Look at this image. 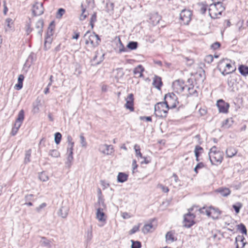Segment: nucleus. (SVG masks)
<instances>
[{"instance_id": "1", "label": "nucleus", "mask_w": 248, "mask_h": 248, "mask_svg": "<svg viewBox=\"0 0 248 248\" xmlns=\"http://www.w3.org/2000/svg\"><path fill=\"white\" fill-rule=\"evenodd\" d=\"M224 10L225 7L222 5V3L218 1L210 5L208 12L212 18L216 19L219 17V16L221 15Z\"/></svg>"}, {"instance_id": "2", "label": "nucleus", "mask_w": 248, "mask_h": 248, "mask_svg": "<svg viewBox=\"0 0 248 248\" xmlns=\"http://www.w3.org/2000/svg\"><path fill=\"white\" fill-rule=\"evenodd\" d=\"M228 60H222L219 61L217 65L218 70L221 73V74L225 76L227 74L233 72L235 69H233L232 64L228 63Z\"/></svg>"}, {"instance_id": "3", "label": "nucleus", "mask_w": 248, "mask_h": 248, "mask_svg": "<svg viewBox=\"0 0 248 248\" xmlns=\"http://www.w3.org/2000/svg\"><path fill=\"white\" fill-rule=\"evenodd\" d=\"M84 37L86 38L85 44L88 45L90 43L93 47L97 46L101 41L98 35L94 32L91 33L89 31L86 32Z\"/></svg>"}, {"instance_id": "4", "label": "nucleus", "mask_w": 248, "mask_h": 248, "mask_svg": "<svg viewBox=\"0 0 248 248\" xmlns=\"http://www.w3.org/2000/svg\"><path fill=\"white\" fill-rule=\"evenodd\" d=\"M164 103L166 104V108H173L176 107L179 103L178 97L173 93L166 94L164 97Z\"/></svg>"}, {"instance_id": "5", "label": "nucleus", "mask_w": 248, "mask_h": 248, "mask_svg": "<svg viewBox=\"0 0 248 248\" xmlns=\"http://www.w3.org/2000/svg\"><path fill=\"white\" fill-rule=\"evenodd\" d=\"M155 114L157 117H166L169 110L166 108V104L163 102H159L156 104L154 107Z\"/></svg>"}, {"instance_id": "6", "label": "nucleus", "mask_w": 248, "mask_h": 248, "mask_svg": "<svg viewBox=\"0 0 248 248\" xmlns=\"http://www.w3.org/2000/svg\"><path fill=\"white\" fill-rule=\"evenodd\" d=\"M24 119V111L23 109H21L19 111L17 118H16L14 126L13 127L11 134L12 136H15L17 133L19 128L21 126L23 120Z\"/></svg>"}, {"instance_id": "7", "label": "nucleus", "mask_w": 248, "mask_h": 248, "mask_svg": "<svg viewBox=\"0 0 248 248\" xmlns=\"http://www.w3.org/2000/svg\"><path fill=\"white\" fill-rule=\"evenodd\" d=\"M223 152L218 151L217 153L211 155V156H209V158L212 165H217L218 164H221L223 159Z\"/></svg>"}, {"instance_id": "8", "label": "nucleus", "mask_w": 248, "mask_h": 248, "mask_svg": "<svg viewBox=\"0 0 248 248\" xmlns=\"http://www.w3.org/2000/svg\"><path fill=\"white\" fill-rule=\"evenodd\" d=\"M191 16L192 13L191 11L184 9L180 14V18L184 24L187 25L191 19Z\"/></svg>"}, {"instance_id": "9", "label": "nucleus", "mask_w": 248, "mask_h": 248, "mask_svg": "<svg viewBox=\"0 0 248 248\" xmlns=\"http://www.w3.org/2000/svg\"><path fill=\"white\" fill-rule=\"evenodd\" d=\"M186 87H187V86L183 80H176L172 83V87L174 91L179 93L183 92Z\"/></svg>"}, {"instance_id": "10", "label": "nucleus", "mask_w": 248, "mask_h": 248, "mask_svg": "<svg viewBox=\"0 0 248 248\" xmlns=\"http://www.w3.org/2000/svg\"><path fill=\"white\" fill-rule=\"evenodd\" d=\"M98 150L103 154L108 155H111L114 152L112 145H108L106 144L100 145L99 147Z\"/></svg>"}, {"instance_id": "11", "label": "nucleus", "mask_w": 248, "mask_h": 248, "mask_svg": "<svg viewBox=\"0 0 248 248\" xmlns=\"http://www.w3.org/2000/svg\"><path fill=\"white\" fill-rule=\"evenodd\" d=\"M101 205L102 207H99L97 209L96 213V217L100 222H105L106 220V217L103 211V208L106 207L104 202H102Z\"/></svg>"}, {"instance_id": "12", "label": "nucleus", "mask_w": 248, "mask_h": 248, "mask_svg": "<svg viewBox=\"0 0 248 248\" xmlns=\"http://www.w3.org/2000/svg\"><path fill=\"white\" fill-rule=\"evenodd\" d=\"M217 106L220 112L226 113L228 112L230 105L222 99H220L217 101Z\"/></svg>"}, {"instance_id": "13", "label": "nucleus", "mask_w": 248, "mask_h": 248, "mask_svg": "<svg viewBox=\"0 0 248 248\" xmlns=\"http://www.w3.org/2000/svg\"><path fill=\"white\" fill-rule=\"evenodd\" d=\"M195 216L193 214H192L189 212L188 213L186 214L184 216V223L185 226L187 228L191 227L194 224V218Z\"/></svg>"}, {"instance_id": "14", "label": "nucleus", "mask_w": 248, "mask_h": 248, "mask_svg": "<svg viewBox=\"0 0 248 248\" xmlns=\"http://www.w3.org/2000/svg\"><path fill=\"white\" fill-rule=\"evenodd\" d=\"M32 13L35 16H39L44 13L43 4L42 2H36L32 8Z\"/></svg>"}, {"instance_id": "15", "label": "nucleus", "mask_w": 248, "mask_h": 248, "mask_svg": "<svg viewBox=\"0 0 248 248\" xmlns=\"http://www.w3.org/2000/svg\"><path fill=\"white\" fill-rule=\"evenodd\" d=\"M125 107L129 109L131 111L134 110V95L132 93L128 94L126 98V103L124 105Z\"/></svg>"}, {"instance_id": "16", "label": "nucleus", "mask_w": 248, "mask_h": 248, "mask_svg": "<svg viewBox=\"0 0 248 248\" xmlns=\"http://www.w3.org/2000/svg\"><path fill=\"white\" fill-rule=\"evenodd\" d=\"M245 238L243 235H238L235 238V248H243L245 247L246 242L244 241Z\"/></svg>"}, {"instance_id": "17", "label": "nucleus", "mask_w": 248, "mask_h": 248, "mask_svg": "<svg viewBox=\"0 0 248 248\" xmlns=\"http://www.w3.org/2000/svg\"><path fill=\"white\" fill-rule=\"evenodd\" d=\"M199 211L201 213L206 214L209 217L211 216V214L213 212L217 213L218 215L220 214L218 210H216L213 207H210L209 209H206L205 207H203L202 208L199 209Z\"/></svg>"}, {"instance_id": "18", "label": "nucleus", "mask_w": 248, "mask_h": 248, "mask_svg": "<svg viewBox=\"0 0 248 248\" xmlns=\"http://www.w3.org/2000/svg\"><path fill=\"white\" fill-rule=\"evenodd\" d=\"M44 21L42 19L38 20L35 24V29L37 30V33L41 37L43 33Z\"/></svg>"}, {"instance_id": "19", "label": "nucleus", "mask_w": 248, "mask_h": 248, "mask_svg": "<svg viewBox=\"0 0 248 248\" xmlns=\"http://www.w3.org/2000/svg\"><path fill=\"white\" fill-rule=\"evenodd\" d=\"M69 208L66 206H62L58 212V215L62 218H66L68 216Z\"/></svg>"}, {"instance_id": "20", "label": "nucleus", "mask_w": 248, "mask_h": 248, "mask_svg": "<svg viewBox=\"0 0 248 248\" xmlns=\"http://www.w3.org/2000/svg\"><path fill=\"white\" fill-rule=\"evenodd\" d=\"M217 191L223 197H227L231 194V190L228 188L220 187L217 190Z\"/></svg>"}, {"instance_id": "21", "label": "nucleus", "mask_w": 248, "mask_h": 248, "mask_svg": "<svg viewBox=\"0 0 248 248\" xmlns=\"http://www.w3.org/2000/svg\"><path fill=\"white\" fill-rule=\"evenodd\" d=\"M144 69L141 65H139L134 69V75L138 76V77H142L143 76L142 72Z\"/></svg>"}, {"instance_id": "22", "label": "nucleus", "mask_w": 248, "mask_h": 248, "mask_svg": "<svg viewBox=\"0 0 248 248\" xmlns=\"http://www.w3.org/2000/svg\"><path fill=\"white\" fill-rule=\"evenodd\" d=\"M233 123V121L232 118H228L222 122V127L226 129L229 128L232 125Z\"/></svg>"}, {"instance_id": "23", "label": "nucleus", "mask_w": 248, "mask_h": 248, "mask_svg": "<svg viewBox=\"0 0 248 248\" xmlns=\"http://www.w3.org/2000/svg\"><path fill=\"white\" fill-rule=\"evenodd\" d=\"M237 153V151L233 147H230L226 150V155L228 157H232Z\"/></svg>"}, {"instance_id": "24", "label": "nucleus", "mask_w": 248, "mask_h": 248, "mask_svg": "<svg viewBox=\"0 0 248 248\" xmlns=\"http://www.w3.org/2000/svg\"><path fill=\"white\" fill-rule=\"evenodd\" d=\"M152 230H154L155 228H154V226L152 225V223H150L148 224H146L144 225L142 229V232L144 234H146L149 232H152Z\"/></svg>"}, {"instance_id": "25", "label": "nucleus", "mask_w": 248, "mask_h": 248, "mask_svg": "<svg viewBox=\"0 0 248 248\" xmlns=\"http://www.w3.org/2000/svg\"><path fill=\"white\" fill-rule=\"evenodd\" d=\"M153 84L156 88L160 89V88L162 85V82L161 78L159 77L155 76L154 78Z\"/></svg>"}, {"instance_id": "26", "label": "nucleus", "mask_w": 248, "mask_h": 248, "mask_svg": "<svg viewBox=\"0 0 248 248\" xmlns=\"http://www.w3.org/2000/svg\"><path fill=\"white\" fill-rule=\"evenodd\" d=\"M52 42V38L51 36L46 35L44 43V48L46 50H47L50 48V45Z\"/></svg>"}, {"instance_id": "27", "label": "nucleus", "mask_w": 248, "mask_h": 248, "mask_svg": "<svg viewBox=\"0 0 248 248\" xmlns=\"http://www.w3.org/2000/svg\"><path fill=\"white\" fill-rule=\"evenodd\" d=\"M128 175L124 172H119L117 176V181L120 183H124L127 181Z\"/></svg>"}, {"instance_id": "28", "label": "nucleus", "mask_w": 248, "mask_h": 248, "mask_svg": "<svg viewBox=\"0 0 248 248\" xmlns=\"http://www.w3.org/2000/svg\"><path fill=\"white\" fill-rule=\"evenodd\" d=\"M55 28L54 21H52L48 27L46 35L52 36L53 35V31Z\"/></svg>"}, {"instance_id": "29", "label": "nucleus", "mask_w": 248, "mask_h": 248, "mask_svg": "<svg viewBox=\"0 0 248 248\" xmlns=\"http://www.w3.org/2000/svg\"><path fill=\"white\" fill-rule=\"evenodd\" d=\"M99 55H100V57L99 58V61L96 62V63L97 64L100 63L103 61V60L104 59L105 54H101V53H99V52H98V51H96L95 55L93 59V61H96L97 59V57H98V56Z\"/></svg>"}, {"instance_id": "30", "label": "nucleus", "mask_w": 248, "mask_h": 248, "mask_svg": "<svg viewBox=\"0 0 248 248\" xmlns=\"http://www.w3.org/2000/svg\"><path fill=\"white\" fill-rule=\"evenodd\" d=\"M239 72L243 76H247L248 75V67L244 65H241L238 68Z\"/></svg>"}, {"instance_id": "31", "label": "nucleus", "mask_w": 248, "mask_h": 248, "mask_svg": "<svg viewBox=\"0 0 248 248\" xmlns=\"http://www.w3.org/2000/svg\"><path fill=\"white\" fill-rule=\"evenodd\" d=\"M40 104V101L37 99L35 102L33 103V109L32 112L34 113H37L39 111V106Z\"/></svg>"}, {"instance_id": "32", "label": "nucleus", "mask_w": 248, "mask_h": 248, "mask_svg": "<svg viewBox=\"0 0 248 248\" xmlns=\"http://www.w3.org/2000/svg\"><path fill=\"white\" fill-rule=\"evenodd\" d=\"M42 240L41 241V243L42 245H43L45 247H46L48 248L51 247V242L49 240L47 239L45 237H42Z\"/></svg>"}, {"instance_id": "33", "label": "nucleus", "mask_w": 248, "mask_h": 248, "mask_svg": "<svg viewBox=\"0 0 248 248\" xmlns=\"http://www.w3.org/2000/svg\"><path fill=\"white\" fill-rule=\"evenodd\" d=\"M166 239L167 242H172L174 241V236L172 232H168L166 234Z\"/></svg>"}, {"instance_id": "34", "label": "nucleus", "mask_w": 248, "mask_h": 248, "mask_svg": "<svg viewBox=\"0 0 248 248\" xmlns=\"http://www.w3.org/2000/svg\"><path fill=\"white\" fill-rule=\"evenodd\" d=\"M237 230L242 233L247 235V230L246 226L243 223L237 225Z\"/></svg>"}, {"instance_id": "35", "label": "nucleus", "mask_w": 248, "mask_h": 248, "mask_svg": "<svg viewBox=\"0 0 248 248\" xmlns=\"http://www.w3.org/2000/svg\"><path fill=\"white\" fill-rule=\"evenodd\" d=\"M31 149H29L28 150L26 151L25 153V156L24 159V162L25 163H28L31 161L30 157L31 156Z\"/></svg>"}, {"instance_id": "36", "label": "nucleus", "mask_w": 248, "mask_h": 248, "mask_svg": "<svg viewBox=\"0 0 248 248\" xmlns=\"http://www.w3.org/2000/svg\"><path fill=\"white\" fill-rule=\"evenodd\" d=\"M138 45V42L131 41L127 44V47L131 50H135L137 48Z\"/></svg>"}, {"instance_id": "37", "label": "nucleus", "mask_w": 248, "mask_h": 248, "mask_svg": "<svg viewBox=\"0 0 248 248\" xmlns=\"http://www.w3.org/2000/svg\"><path fill=\"white\" fill-rule=\"evenodd\" d=\"M134 150L135 151V152H136V156L137 157H140V158H142V154L141 153L140 150V145H138V144H135V146H134Z\"/></svg>"}, {"instance_id": "38", "label": "nucleus", "mask_w": 248, "mask_h": 248, "mask_svg": "<svg viewBox=\"0 0 248 248\" xmlns=\"http://www.w3.org/2000/svg\"><path fill=\"white\" fill-rule=\"evenodd\" d=\"M49 155L53 157H58L60 156V153L57 150L53 149L49 151Z\"/></svg>"}, {"instance_id": "39", "label": "nucleus", "mask_w": 248, "mask_h": 248, "mask_svg": "<svg viewBox=\"0 0 248 248\" xmlns=\"http://www.w3.org/2000/svg\"><path fill=\"white\" fill-rule=\"evenodd\" d=\"M203 152V149L199 145H196L194 149L195 155L197 154L198 156H200L201 154Z\"/></svg>"}, {"instance_id": "40", "label": "nucleus", "mask_w": 248, "mask_h": 248, "mask_svg": "<svg viewBox=\"0 0 248 248\" xmlns=\"http://www.w3.org/2000/svg\"><path fill=\"white\" fill-rule=\"evenodd\" d=\"M39 178L43 182H46L48 180V177L45 172H41L39 173Z\"/></svg>"}, {"instance_id": "41", "label": "nucleus", "mask_w": 248, "mask_h": 248, "mask_svg": "<svg viewBox=\"0 0 248 248\" xmlns=\"http://www.w3.org/2000/svg\"><path fill=\"white\" fill-rule=\"evenodd\" d=\"M132 242L131 248H140L141 247V244L140 241L131 240Z\"/></svg>"}, {"instance_id": "42", "label": "nucleus", "mask_w": 248, "mask_h": 248, "mask_svg": "<svg viewBox=\"0 0 248 248\" xmlns=\"http://www.w3.org/2000/svg\"><path fill=\"white\" fill-rule=\"evenodd\" d=\"M187 90L188 91V93L189 95H198V92L196 90L194 89V87L192 86V87H189L187 88Z\"/></svg>"}, {"instance_id": "43", "label": "nucleus", "mask_w": 248, "mask_h": 248, "mask_svg": "<svg viewBox=\"0 0 248 248\" xmlns=\"http://www.w3.org/2000/svg\"><path fill=\"white\" fill-rule=\"evenodd\" d=\"M242 206V204L240 202H237L235 204L232 205V207L235 210L236 213H238L240 212V210Z\"/></svg>"}, {"instance_id": "44", "label": "nucleus", "mask_w": 248, "mask_h": 248, "mask_svg": "<svg viewBox=\"0 0 248 248\" xmlns=\"http://www.w3.org/2000/svg\"><path fill=\"white\" fill-rule=\"evenodd\" d=\"M62 139V135L59 132H57L55 134V142L57 144L60 143Z\"/></svg>"}, {"instance_id": "45", "label": "nucleus", "mask_w": 248, "mask_h": 248, "mask_svg": "<svg viewBox=\"0 0 248 248\" xmlns=\"http://www.w3.org/2000/svg\"><path fill=\"white\" fill-rule=\"evenodd\" d=\"M118 41L119 43V46H118L119 50V53H122L123 52H125L126 51V49L124 47V46L122 44L120 38L118 39Z\"/></svg>"}, {"instance_id": "46", "label": "nucleus", "mask_w": 248, "mask_h": 248, "mask_svg": "<svg viewBox=\"0 0 248 248\" xmlns=\"http://www.w3.org/2000/svg\"><path fill=\"white\" fill-rule=\"evenodd\" d=\"M32 28H31V21L27 22L26 24V31L27 35H29L32 31Z\"/></svg>"}, {"instance_id": "47", "label": "nucleus", "mask_w": 248, "mask_h": 248, "mask_svg": "<svg viewBox=\"0 0 248 248\" xmlns=\"http://www.w3.org/2000/svg\"><path fill=\"white\" fill-rule=\"evenodd\" d=\"M65 11L63 8H60L57 13V18H60L65 13Z\"/></svg>"}, {"instance_id": "48", "label": "nucleus", "mask_w": 248, "mask_h": 248, "mask_svg": "<svg viewBox=\"0 0 248 248\" xmlns=\"http://www.w3.org/2000/svg\"><path fill=\"white\" fill-rule=\"evenodd\" d=\"M87 240L89 242L93 238V233H92V227H91L90 230H88L87 232Z\"/></svg>"}, {"instance_id": "49", "label": "nucleus", "mask_w": 248, "mask_h": 248, "mask_svg": "<svg viewBox=\"0 0 248 248\" xmlns=\"http://www.w3.org/2000/svg\"><path fill=\"white\" fill-rule=\"evenodd\" d=\"M81 6L82 7V14L80 15L79 19L80 20H84L87 17V15L84 14L86 9L83 7L82 4H81Z\"/></svg>"}, {"instance_id": "50", "label": "nucleus", "mask_w": 248, "mask_h": 248, "mask_svg": "<svg viewBox=\"0 0 248 248\" xmlns=\"http://www.w3.org/2000/svg\"><path fill=\"white\" fill-rule=\"evenodd\" d=\"M74 157L73 156H67V160L65 162V164L68 167H70L72 165V163Z\"/></svg>"}, {"instance_id": "51", "label": "nucleus", "mask_w": 248, "mask_h": 248, "mask_svg": "<svg viewBox=\"0 0 248 248\" xmlns=\"http://www.w3.org/2000/svg\"><path fill=\"white\" fill-rule=\"evenodd\" d=\"M80 140L82 147H86L87 146V142L86 141L85 138L82 134L80 135Z\"/></svg>"}, {"instance_id": "52", "label": "nucleus", "mask_w": 248, "mask_h": 248, "mask_svg": "<svg viewBox=\"0 0 248 248\" xmlns=\"http://www.w3.org/2000/svg\"><path fill=\"white\" fill-rule=\"evenodd\" d=\"M218 151H219L217 150V147L216 146H214L210 149L208 153V156H211V155L216 153Z\"/></svg>"}, {"instance_id": "53", "label": "nucleus", "mask_w": 248, "mask_h": 248, "mask_svg": "<svg viewBox=\"0 0 248 248\" xmlns=\"http://www.w3.org/2000/svg\"><path fill=\"white\" fill-rule=\"evenodd\" d=\"M140 228V225L134 226L133 228L130 231L129 234H132L139 231Z\"/></svg>"}, {"instance_id": "54", "label": "nucleus", "mask_w": 248, "mask_h": 248, "mask_svg": "<svg viewBox=\"0 0 248 248\" xmlns=\"http://www.w3.org/2000/svg\"><path fill=\"white\" fill-rule=\"evenodd\" d=\"M213 57L211 55H207L205 58V62H207L208 63H210L213 61Z\"/></svg>"}, {"instance_id": "55", "label": "nucleus", "mask_w": 248, "mask_h": 248, "mask_svg": "<svg viewBox=\"0 0 248 248\" xmlns=\"http://www.w3.org/2000/svg\"><path fill=\"white\" fill-rule=\"evenodd\" d=\"M220 46V44L218 42H216L214 43H213L211 46V47L212 49H214V50H216L217 48H218Z\"/></svg>"}, {"instance_id": "56", "label": "nucleus", "mask_w": 248, "mask_h": 248, "mask_svg": "<svg viewBox=\"0 0 248 248\" xmlns=\"http://www.w3.org/2000/svg\"><path fill=\"white\" fill-rule=\"evenodd\" d=\"M158 187L162 189V191H163L165 193H167L169 191V189L168 187L162 185V184L158 185Z\"/></svg>"}, {"instance_id": "57", "label": "nucleus", "mask_w": 248, "mask_h": 248, "mask_svg": "<svg viewBox=\"0 0 248 248\" xmlns=\"http://www.w3.org/2000/svg\"><path fill=\"white\" fill-rule=\"evenodd\" d=\"M140 120H146L148 122H152V117L150 116H140Z\"/></svg>"}, {"instance_id": "58", "label": "nucleus", "mask_w": 248, "mask_h": 248, "mask_svg": "<svg viewBox=\"0 0 248 248\" xmlns=\"http://www.w3.org/2000/svg\"><path fill=\"white\" fill-rule=\"evenodd\" d=\"M234 83V79L232 78H228V85L230 87H232Z\"/></svg>"}, {"instance_id": "59", "label": "nucleus", "mask_w": 248, "mask_h": 248, "mask_svg": "<svg viewBox=\"0 0 248 248\" xmlns=\"http://www.w3.org/2000/svg\"><path fill=\"white\" fill-rule=\"evenodd\" d=\"M97 20V16L96 13H94L92 15L91 18L90 19V21L91 22H95Z\"/></svg>"}, {"instance_id": "60", "label": "nucleus", "mask_w": 248, "mask_h": 248, "mask_svg": "<svg viewBox=\"0 0 248 248\" xmlns=\"http://www.w3.org/2000/svg\"><path fill=\"white\" fill-rule=\"evenodd\" d=\"M46 206V203L44 202V203H42L41 204H40L39 207H37L36 208V210L37 212H39L40 211V210H41V209L45 207Z\"/></svg>"}, {"instance_id": "61", "label": "nucleus", "mask_w": 248, "mask_h": 248, "mask_svg": "<svg viewBox=\"0 0 248 248\" xmlns=\"http://www.w3.org/2000/svg\"><path fill=\"white\" fill-rule=\"evenodd\" d=\"M207 10V5H202L201 9H200V12L202 14H204Z\"/></svg>"}, {"instance_id": "62", "label": "nucleus", "mask_w": 248, "mask_h": 248, "mask_svg": "<svg viewBox=\"0 0 248 248\" xmlns=\"http://www.w3.org/2000/svg\"><path fill=\"white\" fill-rule=\"evenodd\" d=\"M33 196L32 194H28L25 196V199L26 202L32 201V197Z\"/></svg>"}, {"instance_id": "63", "label": "nucleus", "mask_w": 248, "mask_h": 248, "mask_svg": "<svg viewBox=\"0 0 248 248\" xmlns=\"http://www.w3.org/2000/svg\"><path fill=\"white\" fill-rule=\"evenodd\" d=\"M74 145V142L68 143V147L67 151H73V147Z\"/></svg>"}, {"instance_id": "64", "label": "nucleus", "mask_w": 248, "mask_h": 248, "mask_svg": "<svg viewBox=\"0 0 248 248\" xmlns=\"http://www.w3.org/2000/svg\"><path fill=\"white\" fill-rule=\"evenodd\" d=\"M24 79V77L23 75H20L18 77V82L23 83Z\"/></svg>"}]
</instances>
